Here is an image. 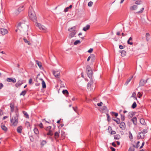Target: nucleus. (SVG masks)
<instances>
[{
  "mask_svg": "<svg viewBox=\"0 0 151 151\" xmlns=\"http://www.w3.org/2000/svg\"><path fill=\"white\" fill-rule=\"evenodd\" d=\"M29 17L33 22L37 21V18L35 14L32 6L29 7L28 12Z\"/></svg>",
  "mask_w": 151,
  "mask_h": 151,
  "instance_id": "nucleus-1",
  "label": "nucleus"
},
{
  "mask_svg": "<svg viewBox=\"0 0 151 151\" xmlns=\"http://www.w3.org/2000/svg\"><path fill=\"white\" fill-rule=\"evenodd\" d=\"M10 121L11 126H15L17 125L18 122V115L17 113H16L15 116H13L12 118L11 119Z\"/></svg>",
  "mask_w": 151,
  "mask_h": 151,
  "instance_id": "nucleus-2",
  "label": "nucleus"
},
{
  "mask_svg": "<svg viewBox=\"0 0 151 151\" xmlns=\"http://www.w3.org/2000/svg\"><path fill=\"white\" fill-rule=\"evenodd\" d=\"M36 25L38 27L40 30H42L43 32H47V28L44 26L41 25L40 23H36Z\"/></svg>",
  "mask_w": 151,
  "mask_h": 151,
  "instance_id": "nucleus-3",
  "label": "nucleus"
},
{
  "mask_svg": "<svg viewBox=\"0 0 151 151\" xmlns=\"http://www.w3.org/2000/svg\"><path fill=\"white\" fill-rule=\"evenodd\" d=\"M27 27V24H25L24 22H19L18 24V26H17L18 29L19 30H21L22 28H24V27Z\"/></svg>",
  "mask_w": 151,
  "mask_h": 151,
  "instance_id": "nucleus-4",
  "label": "nucleus"
},
{
  "mask_svg": "<svg viewBox=\"0 0 151 151\" xmlns=\"http://www.w3.org/2000/svg\"><path fill=\"white\" fill-rule=\"evenodd\" d=\"M147 80L148 79L146 80H144L142 79H141L140 81L139 86L141 87L144 86L147 83Z\"/></svg>",
  "mask_w": 151,
  "mask_h": 151,
  "instance_id": "nucleus-5",
  "label": "nucleus"
},
{
  "mask_svg": "<svg viewBox=\"0 0 151 151\" xmlns=\"http://www.w3.org/2000/svg\"><path fill=\"white\" fill-rule=\"evenodd\" d=\"M52 73L55 77L58 78L60 77V73L58 71H52Z\"/></svg>",
  "mask_w": 151,
  "mask_h": 151,
  "instance_id": "nucleus-6",
  "label": "nucleus"
},
{
  "mask_svg": "<svg viewBox=\"0 0 151 151\" xmlns=\"http://www.w3.org/2000/svg\"><path fill=\"white\" fill-rule=\"evenodd\" d=\"M145 137V134L143 133V132H141L138 133L137 136V138L138 139H144Z\"/></svg>",
  "mask_w": 151,
  "mask_h": 151,
  "instance_id": "nucleus-7",
  "label": "nucleus"
},
{
  "mask_svg": "<svg viewBox=\"0 0 151 151\" xmlns=\"http://www.w3.org/2000/svg\"><path fill=\"white\" fill-rule=\"evenodd\" d=\"M0 32L2 35H4L8 33V31L6 29L1 28L0 29Z\"/></svg>",
  "mask_w": 151,
  "mask_h": 151,
  "instance_id": "nucleus-8",
  "label": "nucleus"
},
{
  "mask_svg": "<svg viewBox=\"0 0 151 151\" xmlns=\"http://www.w3.org/2000/svg\"><path fill=\"white\" fill-rule=\"evenodd\" d=\"M6 81L8 82H12L13 83H15L16 82V79L14 78H8L6 79Z\"/></svg>",
  "mask_w": 151,
  "mask_h": 151,
  "instance_id": "nucleus-9",
  "label": "nucleus"
},
{
  "mask_svg": "<svg viewBox=\"0 0 151 151\" xmlns=\"http://www.w3.org/2000/svg\"><path fill=\"white\" fill-rule=\"evenodd\" d=\"M119 127L122 129H125L126 127V125L124 122H121L120 124Z\"/></svg>",
  "mask_w": 151,
  "mask_h": 151,
  "instance_id": "nucleus-10",
  "label": "nucleus"
},
{
  "mask_svg": "<svg viewBox=\"0 0 151 151\" xmlns=\"http://www.w3.org/2000/svg\"><path fill=\"white\" fill-rule=\"evenodd\" d=\"M87 74L89 78L91 79L92 78L93 72L92 70H90L87 71Z\"/></svg>",
  "mask_w": 151,
  "mask_h": 151,
  "instance_id": "nucleus-11",
  "label": "nucleus"
},
{
  "mask_svg": "<svg viewBox=\"0 0 151 151\" xmlns=\"http://www.w3.org/2000/svg\"><path fill=\"white\" fill-rule=\"evenodd\" d=\"M10 107L11 108V111L12 112L14 111V104L13 102L11 103L10 104Z\"/></svg>",
  "mask_w": 151,
  "mask_h": 151,
  "instance_id": "nucleus-12",
  "label": "nucleus"
},
{
  "mask_svg": "<svg viewBox=\"0 0 151 151\" xmlns=\"http://www.w3.org/2000/svg\"><path fill=\"white\" fill-rule=\"evenodd\" d=\"M23 83V81L22 80L19 81L15 84V86L17 88L19 86H21Z\"/></svg>",
  "mask_w": 151,
  "mask_h": 151,
  "instance_id": "nucleus-13",
  "label": "nucleus"
},
{
  "mask_svg": "<svg viewBox=\"0 0 151 151\" xmlns=\"http://www.w3.org/2000/svg\"><path fill=\"white\" fill-rule=\"evenodd\" d=\"M76 31L74 30V31L72 32L71 33H70L69 36V38L71 39L76 35Z\"/></svg>",
  "mask_w": 151,
  "mask_h": 151,
  "instance_id": "nucleus-14",
  "label": "nucleus"
},
{
  "mask_svg": "<svg viewBox=\"0 0 151 151\" xmlns=\"http://www.w3.org/2000/svg\"><path fill=\"white\" fill-rule=\"evenodd\" d=\"M59 137V134L58 132H55L54 134V137L56 139L57 142H58V140L57 139Z\"/></svg>",
  "mask_w": 151,
  "mask_h": 151,
  "instance_id": "nucleus-15",
  "label": "nucleus"
},
{
  "mask_svg": "<svg viewBox=\"0 0 151 151\" xmlns=\"http://www.w3.org/2000/svg\"><path fill=\"white\" fill-rule=\"evenodd\" d=\"M133 76H132L131 78H129L127 79L126 81L124 83V85L127 86L129 82L131 80L132 78H133Z\"/></svg>",
  "mask_w": 151,
  "mask_h": 151,
  "instance_id": "nucleus-16",
  "label": "nucleus"
},
{
  "mask_svg": "<svg viewBox=\"0 0 151 151\" xmlns=\"http://www.w3.org/2000/svg\"><path fill=\"white\" fill-rule=\"evenodd\" d=\"M137 118L135 116L134 117L131 119V120L133 122V124L135 125H136L137 124Z\"/></svg>",
  "mask_w": 151,
  "mask_h": 151,
  "instance_id": "nucleus-17",
  "label": "nucleus"
},
{
  "mask_svg": "<svg viewBox=\"0 0 151 151\" xmlns=\"http://www.w3.org/2000/svg\"><path fill=\"white\" fill-rule=\"evenodd\" d=\"M40 79L42 81V88H46V85L45 82L42 79L40 78Z\"/></svg>",
  "mask_w": 151,
  "mask_h": 151,
  "instance_id": "nucleus-18",
  "label": "nucleus"
},
{
  "mask_svg": "<svg viewBox=\"0 0 151 151\" xmlns=\"http://www.w3.org/2000/svg\"><path fill=\"white\" fill-rule=\"evenodd\" d=\"M1 128L5 132H6L7 131V128L4 125H2L1 126Z\"/></svg>",
  "mask_w": 151,
  "mask_h": 151,
  "instance_id": "nucleus-19",
  "label": "nucleus"
},
{
  "mask_svg": "<svg viewBox=\"0 0 151 151\" xmlns=\"http://www.w3.org/2000/svg\"><path fill=\"white\" fill-rule=\"evenodd\" d=\"M22 127L21 126L18 127L17 129V131L18 133H22Z\"/></svg>",
  "mask_w": 151,
  "mask_h": 151,
  "instance_id": "nucleus-20",
  "label": "nucleus"
},
{
  "mask_svg": "<svg viewBox=\"0 0 151 151\" xmlns=\"http://www.w3.org/2000/svg\"><path fill=\"white\" fill-rule=\"evenodd\" d=\"M90 27V26L89 25H87L86 27H84L83 29V30L84 31H86L87 30H88Z\"/></svg>",
  "mask_w": 151,
  "mask_h": 151,
  "instance_id": "nucleus-21",
  "label": "nucleus"
},
{
  "mask_svg": "<svg viewBox=\"0 0 151 151\" xmlns=\"http://www.w3.org/2000/svg\"><path fill=\"white\" fill-rule=\"evenodd\" d=\"M140 122L143 125H145L146 124L145 120L143 118H141L140 119Z\"/></svg>",
  "mask_w": 151,
  "mask_h": 151,
  "instance_id": "nucleus-22",
  "label": "nucleus"
},
{
  "mask_svg": "<svg viewBox=\"0 0 151 151\" xmlns=\"http://www.w3.org/2000/svg\"><path fill=\"white\" fill-rule=\"evenodd\" d=\"M36 64L38 66L39 68H41V67L42 66V63L38 61V60L35 61Z\"/></svg>",
  "mask_w": 151,
  "mask_h": 151,
  "instance_id": "nucleus-23",
  "label": "nucleus"
},
{
  "mask_svg": "<svg viewBox=\"0 0 151 151\" xmlns=\"http://www.w3.org/2000/svg\"><path fill=\"white\" fill-rule=\"evenodd\" d=\"M137 6L136 5H133L130 7V9L133 10H136L137 8Z\"/></svg>",
  "mask_w": 151,
  "mask_h": 151,
  "instance_id": "nucleus-24",
  "label": "nucleus"
},
{
  "mask_svg": "<svg viewBox=\"0 0 151 151\" xmlns=\"http://www.w3.org/2000/svg\"><path fill=\"white\" fill-rule=\"evenodd\" d=\"M120 136L119 134H117L114 135V138L115 140H118L120 138Z\"/></svg>",
  "mask_w": 151,
  "mask_h": 151,
  "instance_id": "nucleus-25",
  "label": "nucleus"
},
{
  "mask_svg": "<svg viewBox=\"0 0 151 151\" xmlns=\"http://www.w3.org/2000/svg\"><path fill=\"white\" fill-rule=\"evenodd\" d=\"M135 147V145H133V147H130L128 150V151H134Z\"/></svg>",
  "mask_w": 151,
  "mask_h": 151,
  "instance_id": "nucleus-26",
  "label": "nucleus"
},
{
  "mask_svg": "<svg viewBox=\"0 0 151 151\" xmlns=\"http://www.w3.org/2000/svg\"><path fill=\"white\" fill-rule=\"evenodd\" d=\"M62 92L64 95H66V96L69 94L67 90H63Z\"/></svg>",
  "mask_w": 151,
  "mask_h": 151,
  "instance_id": "nucleus-27",
  "label": "nucleus"
},
{
  "mask_svg": "<svg viewBox=\"0 0 151 151\" xmlns=\"http://www.w3.org/2000/svg\"><path fill=\"white\" fill-rule=\"evenodd\" d=\"M22 112L25 117L27 118H29V115L28 114L27 112L25 111H23Z\"/></svg>",
  "mask_w": 151,
  "mask_h": 151,
  "instance_id": "nucleus-28",
  "label": "nucleus"
},
{
  "mask_svg": "<svg viewBox=\"0 0 151 151\" xmlns=\"http://www.w3.org/2000/svg\"><path fill=\"white\" fill-rule=\"evenodd\" d=\"M129 135L130 140L131 141H132L133 139V137L132 134L130 132H129Z\"/></svg>",
  "mask_w": 151,
  "mask_h": 151,
  "instance_id": "nucleus-29",
  "label": "nucleus"
},
{
  "mask_svg": "<svg viewBox=\"0 0 151 151\" xmlns=\"http://www.w3.org/2000/svg\"><path fill=\"white\" fill-rule=\"evenodd\" d=\"M72 7V5H70V6L67 7H66L64 10V12H68V9H69L71 8Z\"/></svg>",
  "mask_w": 151,
  "mask_h": 151,
  "instance_id": "nucleus-30",
  "label": "nucleus"
},
{
  "mask_svg": "<svg viewBox=\"0 0 151 151\" xmlns=\"http://www.w3.org/2000/svg\"><path fill=\"white\" fill-rule=\"evenodd\" d=\"M120 52L121 53V56H124L126 55V52L124 50Z\"/></svg>",
  "mask_w": 151,
  "mask_h": 151,
  "instance_id": "nucleus-31",
  "label": "nucleus"
},
{
  "mask_svg": "<svg viewBox=\"0 0 151 151\" xmlns=\"http://www.w3.org/2000/svg\"><path fill=\"white\" fill-rule=\"evenodd\" d=\"M34 131L35 133L36 134H39V132L37 128L35 127L34 128Z\"/></svg>",
  "mask_w": 151,
  "mask_h": 151,
  "instance_id": "nucleus-32",
  "label": "nucleus"
},
{
  "mask_svg": "<svg viewBox=\"0 0 151 151\" xmlns=\"http://www.w3.org/2000/svg\"><path fill=\"white\" fill-rule=\"evenodd\" d=\"M47 135H50L52 136L53 134V132L52 130H50L48 131V132L47 133Z\"/></svg>",
  "mask_w": 151,
  "mask_h": 151,
  "instance_id": "nucleus-33",
  "label": "nucleus"
},
{
  "mask_svg": "<svg viewBox=\"0 0 151 151\" xmlns=\"http://www.w3.org/2000/svg\"><path fill=\"white\" fill-rule=\"evenodd\" d=\"M24 7L23 6H20L18 9L20 12L23 11L24 9Z\"/></svg>",
  "mask_w": 151,
  "mask_h": 151,
  "instance_id": "nucleus-34",
  "label": "nucleus"
},
{
  "mask_svg": "<svg viewBox=\"0 0 151 151\" xmlns=\"http://www.w3.org/2000/svg\"><path fill=\"white\" fill-rule=\"evenodd\" d=\"M75 29L76 27H75L74 26L69 29L68 30L70 32H73L74 31V30H76Z\"/></svg>",
  "mask_w": 151,
  "mask_h": 151,
  "instance_id": "nucleus-35",
  "label": "nucleus"
},
{
  "mask_svg": "<svg viewBox=\"0 0 151 151\" xmlns=\"http://www.w3.org/2000/svg\"><path fill=\"white\" fill-rule=\"evenodd\" d=\"M51 126H49L45 128V130L46 131H49L50 130H51Z\"/></svg>",
  "mask_w": 151,
  "mask_h": 151,
  "instance_id": "nucleus-36",
  "label": "nucleus"
},
{
  "mask_svg": "<svg viewBox=\"0 0 151 151\" xmlns=\"http://www.w3.org/2000/svg\"><path fill=\"white\" fill-rule=\"evenodd\" d=\"M137 104L135 102H134L132 104L131 107L133 109H134L137 107Z\"/></svg>",
  "mask_w": 151,
  "mask_h": 151,
  "instance_id": "nucleus-37",
  "label": "nucleus"
},
{
  "mask_svg": "<svg viewBox=\"0 0 151 151\" xmlns=\"http://www.w3.org/2000/svg\"><path fill=\"white\" fill-rule=\"evenodd\" d=\"M150 36V34L149 33H147L146 34V40L147 41H148L149 40V37Z\"/></svg>",
  "mask_w": 151,
  "mask_h": 151,
  "instance_id": "nucleus-38",
  "label": "nucleus"
},
{
  "mask_svg": "<svg viewBox=\"0 0 151 151\" xmlns=\"http://www.w3.org/2000/svg\"><path fill=\"white\" fill-rule=\"evenodd\" d=\"M20 12H19V10L18 9H17L15 11L14 13V14L15 15H17L18 14L20 13Z\"/></svg>",
  "mask_w": 151,
  "mask_h": 151,
  "instance_id": "nucleus-39",
  "label": "nucleus"
},
{
  "mask_svg": "<svg viewBox=\"0 0 151 151\" xmlns=\"http://www.w3.org/2000/svg\"><path fill=\"white\" fill-rule=\"evenodd\" d=\"M144 9V7H142V8L141 10L138 12H136V13L137 14H139L140 13H142Z\"/></svg>",
  "mask_w": 151,
  "mask_h": 151,
  "instance_id": "nucleus-40",
  "label": "nucleus"
},
{
  "mask_svg": "<svg viewBox=\"0 0 151 151\" xmlns=\"http://www.w3.org/2000/svg\"><path fill=\"white\" fill-rule=\"evenodd\" d=\"M131 97H134L135 99L137 100V99L136 97V94L135 92H134L133 93L132 95V96Z\"/></svg>",
  "mask_w": 151,
  "mask_h": 151,
  "instance_id": "nucleus-41",
  "label": "nucleus"
},
{
  "mask_svg": "<svg viewBox=\"0 0 151 151\" xmlns=\"http://www.w3.org/2000/svg\"><path fill=\"white\" fill-rule=\"evenodd\" d=\"M27 93V91H22L21 93L20 94V95H23V96H24Z\"/></svg>",
  "mask_w": 151,
  "mask_h": 151,
  "instance_id": "nucleus-42",
  "label": "nucleus"
},
{
  "mask_svg": "<svg viewBox=\"0 0 151 151\" xmlns=\"http://www.w3.org/2000/svg\"><path fill=\"white\" fill-rule=\"evenodd\" d=\"M81 43V41L79 40H76L75 42H74V45H76L78 44H79Z\"/></svg>",
  "mask_w": 151,
  "mask_h": 151,
  "instance_id": "nucleus-43",
  "label": "nucleus"
},
{
  "mask_svg": "<svg viewBox=\"0 0 151 151\" xmlns=\"http://www.w3.org/2000/svg\"><path fill=\"white\" fill-rule=\"evenodd\" d=\"M113 120L115 121V122H116V123L118 124H119L120 123V120L118 119V118H117L116 119H113Z\"/></svg>",
  "mask_w": 151,
  "mask_h": 151,
  "instance_id": "nucleus-44",
  "label": "nucleus"
},
{
  "mask_svg": "<svg viewBox=\"0 0 151 151\" xmlns=\"http://www.w3.org/2000/svg\"><path fill=\"white\" fill-rule=\"evenodd\" d=\"M106 116L107 117V121L109 122L111 120V118L110 117V116L109 114H106Z\"/></svg>",
  "mask_w": 151,
  "mask_h": 151,
  "instance_id": "nucleus-45",
  "label": "nucleus"
},
{
  "mask_svg": "<svg viewBox=\"0 0 151 151\" xmlns=\"http://www.w3.org/2000/svg\"><path fill=\"white\" fill-rule=\"evenodd\" d=\"M111 114V115H114L116 117L118 115V114L117 113H115L114 112L112 111L110 112Z\"/></svg>",
  "mask_w": 151,
  "mask_h": 151,
  "instance_id": "nucleus-46",
  "label": "nucleus"
},
{
  "mask_svg": "<svg viewBox=\"0 0 151 151\" xmlns=\"http://www.w3.org/2000/svg\"><path fill=\"white\" fill-rule=\"evenodd\" d=\"M47 143V142H46V141L45 140H42L41 143V144L42 146H44V145H45V144H46V143Z\"/></svg>",
  "mask_w": 151,
  "mask_h": 151,
  "instance_id": "nucleus-47",
  "label": "nucleus"
},
{
  "mask_svg": "<svg viewBox=\"0 0 151 151\" xmlns=\"http://www.w3.org/2000/svg\"><path fill=\"white\" fill-rule=\"evenodd\" d=\"M137 96L139 98H140L142 96V94L140 92H138L137 94Z\"/></svg>",
  "mask_w": 151,
  "mask_h": 151,
  "instance_id": "nucleus-48",
  "label": "nucleus"
},
{
  "mask_svg": "<svg viewBox=\"0 0 151 151\" xmlns=\"http://www.w3.org/2000/svg\"><path fill=\"white\" fill-rule=\"evenodd\" d=\"M23 40H24V42L26 43H27L28 45H29V41H28L26 38L25 37L24 38H23Z\"/></svg>",
  "mask_w": 151,
  "mask_h": 151,
  "instance_id": "nucleus-49",
  "label": "nucleus"
},
{
  "mask_svg": "<svg viewBox=\"0 0 151 151\" xmlns=\"http://www.w3.org/2000/svg\"><path fill=\"white\" fill-rule=\"evenodd\" d=\"M86 70L87 71H88L89 70H91L92 69L90 66L88 65L86 67Z\"/></svg>",
  "mask_w": 151,
  "mask_h": 151,
  "instance_id": "nucleus-50",
  "label": "nucleus"
},
{
  "mask_svg": "<svg viewBox=\"0 0 151 151\" xmlns=\"http://www.w3.org/2000/svg\"><path fill=\"white\" fill-rule=\"evenodd\" d=\"M93 84V82L92 81H90L89 83H88V88H89V87H91V84Z\"/></svg>",
  "mask_w": 151,
  "mask_h": 151,
  "instance_id": "nucleus-51",
  "label": "nucleus"
},
{
  "mask_svg": "<svg viewBox=\"0 0 151 151\" xmlns=\"http://www.w3.org/2000/svg\"><path fill=\"white\" fill-rule=\"evenodd\" d=\"M142 3V1H141L138 0L136 1L135 2V3L137 4H141Z\"/></svg>",
  "mask_w": 151,
  "mask_h": 151,
  "instance_id": "nucleus-52",
  "label": "nucleus"
},
{
  "mask_svg": "<svg viewBox=\"0 0 151 151\" xmlns=\"http://www.w3.org/2000/svg\"><path fill=\"white\" fill-rule=\"evenodd\" d=\"M121 120L122 121H124L125 119V116L124 115H123L122 114H121Z\"/></svg>",
  "mask_w": 151,
  "mask_h": 151,
  "instance_id": "nucleus-53",
  "label": "nucleus"
},
{
  "mask_svg": "<svg viewBox=\"0 0 151 151\" xmlns=\"http://www.w3.org/2000/svg\"><path fill=\"white\" fill-rule=\"evenodd\" d=\"M93 4V2L92 1H90L88 3V6H91Z\"/></svg>",
  "mask_w": 151,
  "mask_h": 151,
  "instance_id": "nucleus-54",
  "label": "nucleus"
},
{
  "mask_svg": "<svg viewBox=\"0 0 151 151\" xmlns=\"http://www.w3.org/2000/svg\"><path fill=\"white\" fill-rule=\"evenodd\" d=\"M25 124L27 127H29L30 126L29 123L28 122H26L25 123Z\"/></svg>",
  "mask_w": 151,
  "mask_h": 151,
  "instance_id": "nucleus-55",
  "label": "nucleus"
},
{
  "mask_svg": "<svg viewBox=\"0 0 151 151\" xmlns=\"http://www.w3.org/2000/svg\"><path fill=\"white\" fill-rule=\"evenodd\" d=\"M139 143L140 142L139 141H138L135 147H136V148H138L139 147Z\"/></svg>",
  "mask_w": 151,
  "mask_h": 151,
  "instance_id": "nucleus-56",
  "label": "nucleus"
},
{
  "mask_svg": "<svg viewBox=\"0 0 151 151\" xmlns=\"http://www.w3.org/2000/svg\"><path fill=\"white\" fill-rule=\"evenodd\" d=\"M103 104V103L102 102H100L99 103H98L97 104V105L98 106H102V105Z\"/></svg>",
  "mask_w": 151,
  "mask_h": 151,
  "instance_id": "nucleus-57",
  "label": "nucleus"
},
{
  "mask_svg": "<svg viewBox=\"0 0 151 151\" xmlns=\"http://www.w3.org/2000/svg\"><path fill=\"white\" fill-rule=\"evenodd\" d=\"M61 135L63 137H65V132L62 131H61Z\"/></svg>",
  "mask_w": 151,
  "mask_h": 151,
  "instance_id": "nucleus-58",
  "label": "nucleus"
},
{
  "mask_svg": "<svg viewBox=\"0 0 151 151\" xmlns=\"http://www.w3.org/2000/svg\"><path fill=\"white\" fill-rule=\"evenodd\" d=\"M93 51V49L92 48H90L89 50H88V52L89 53H91Z\"/></svg>",
  "mask_w": 151,
  "mask_h": 151,
  "instance_id": "nucleus-59",
  "label": "nucleus"
},
{
  "mask_svg": "<svg viewBox=\"0 0 151 151\" xmlns=\"http://www.w3.org/2000/svg\"><path fill=\"white\" fill-rule=\"evenodd\" d=\"M32 78H30L29 80V83L30 84H32Z\"/></svg>",
  "mask_w": 151,
  "mask_h": 151,
  "instance_id": "nucleus-60",
  "label": "nucleus"
},
{
  "mask_svg": "<svg viewBox=\"0 0 151 151\" xmlns=\"http://www.w3.org/2000/svg\"><path fill=\"white\" fill-rule=\"evenodd\" d=\"M133 115L131 113H129L128 115V116L131 118L133 116Z\"/></svg>",
  "mask_w": 151,
  "mask_h": 151,
  "instance_id": "nucleus-61",
  "label": "nucleus"
},
{
  "mask_svg": "<svg viewBox=\"0 0 151 151\" xmlns=\"http://www.w3.org/2000/svg\"><path fill=\"white\" fill-rule=\"evenodd\" d=\"M145 144V142H143L142 145L140 146V147H139L140 149H141L142 148H143V146H144Z\"/></svg>",
  "mask_w": 151,
  "mask_h": 151,
  "instance_id": "nucleus-62",
  "label": "nucleus"
},
{
  "mask_svg": "<svg viewBox=\"0 0 151 151\" xmlns=\"http://www.w3.org/2000/svg\"><path fill=\"white\" fill-rule=\"evenodd\" d=\"M39 126L41 128H43V125L42 124V123H41L39 124Z\"/></svg>",
  "mask_w": 151,
  "mask_h": 151,
  "instance_id": "nucleus-63",
  "label": "nucleus"
},
{
  "mask_svg": "<svg viewBox=\"0 0 151 151\" xmlns=\"http://www.w3.org/2000/svg\"><path fill=\"white\" fill-rule=\"evenodd\" d=\"M110 148L111 150V151H115V149L112 147H110Z\"/></svg>",
  "mask_w": 151,
  "mask_h": 151,
  "instance_id": "nucleus-64",
  "label": "nucleus"
}]
</instances>
